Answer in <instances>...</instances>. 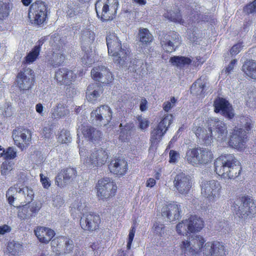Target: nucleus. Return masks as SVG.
<instances>
[{"instance_id": "b1692460", "label": "nucleus", "mask_w": 256, "mask_h": 256, "mask_svg": "<svg viewBox=\"0 0 256 256\" xmlns=\"http://www.w3.org/2000/svg\"><path fill=\"white\" fill-rule=\"evenodd\" d=\"M180 206L177 203L169 204L164 206L162 210V216L166 217L169 222L178 220L180 216Z\"/></svg>"}, {"instance_id": "f704fd0d", "label": "nucleus", "mask_w": 256, "mask_h": 256, "mask_svg": "<svg viewBox=\"0 0 256 256\" xmlns=\"http://www.w3.org/2000/svg\"><path fill=\"white\" fill-rule=\"evenodd\" d=\"M146 64H144L142 60L138 59H134L130 61L128 68L130 71H132L133 72H135L141 75L146 72Z\"/></svg>"}, {"instance_id": "79ce46f5", "label": "nucleus", "mask_w": 256, "mask_h": 256, "mask_svg": "<svg viewBox=\"0 0 256 256\" xmlns=\"http://www.w3.org/2000/svg\"><path fill=\"white\" fill-rule=\"evenodd\" d=\"M40 46H35L24 58V63L26 64H32L37 58L40 54Z\"/></svg>"}, {"instance_id": "a18cd8bd", "label": "nucleus", "mask_w": 256, "mask_h": 256, "mask_svg": "<svg viewBox=\"0 0 256 256\" xmlns=\"http://www.w3.org/2000/svg\"><path fill=\"white\" fill-rule=\"evenodd\" d=\"M178 12H180V11ZM164 16L170 21L177 22L183 25L186 24L184 20L182 19V16L179 14V12H168L167 11L164 14Z\"/></svg>"}, {"instance_id": "7c9ffc66", "label": "nucleus", "mask_w": 256, "mask_h": 256, "mask_svg": "<svg viewBox=\"0 0 256 256\" xmlns=\"http://www.w3.org/2000/svg\"><path fill=\"white\" fill-rule=\"evenodd\" d=\"M187 228L188 232H200L204 227V221L196 216H190L186 220Z\"/></svg>"}, {"instance_id": "13d9d810", "label": "nucleus", "mask_w": 256, "mask_h": 256, "mask_svg": "<svg viewBox=\"0 0 256 256\" xmlns=\"http://www.w3.org/2000/svg\"><path fill=\"white\" fill-rule=\"evenodd\" d=\"M86 207V203L83 200H77L72 204V208L78 211H83Z\"/></svg>"}, {"instance_id": "f257e3e1", "label": "nucleus", "mask_w": 256, "mask_h": 256, "mask_svg": "<svg viewBox=\"0 0 256 256\" xmlns=\"http://www.w3.org/2000/svg\"><path fill=\"white\" fill-rule=\"evenodd\" d=\"M214 170L224 180H234L240 174L242 167L234 155L224 154L216 160Z\"/></svg>"}, {"instance_id": "3c124183", "label": "nucleus", "mask_w": 256, "mask_h": 256, "mask_svg": "<svg viewBox=\"0 0 256 256\" xmlns=\"http://www.w3.org/2000/svg\"><path fill=\"white\" fill-rule=\"evenodd\" d=\"M65 177L66 179L70 183L71 180H72L76 176V170L74 168H68L63 170L60 172Z\"/></svg>"}, {"instance_id": "338daca9", "label": "nucleus", "mask_w": 256, "mask_h": 256, "mask_svg": "<svg viewBox=\"0 0 256 256\" xmlns=\"http://www.w3.org/2000/svg\"><path fill=\"white\" fill-rule=\"evenodd\" d=\"M244 11L248 14H256V0L248 5L244 8Z\"/></svg>"}, {"instance_id": "2eb2a0df", "label": "nucleus", "mask_w": 256, "mask_h": 256, "mask_svg": "<svg viewBox=\"0 0 256 256\" xmlns=\"http://www.w3.org/2000/svg\"><path fill=\"white\" fill-rule=\"evenodd\" d=\"M34 75L33 70L27 68L18 73L16 82L21 90H27L32 88L34 83Z\"/></svg>"}, {"instance_id": "20e7f679", "label": "nucleus", "mask_w": 256, "mask_h": 256, "mask_svg": "<svg viewBox=\"0 0 256 256\" xmlns=\"http://www.w3.org/2000/svg\"><path fill=\"white\" fill-rule=\"evenodd\" d=\"M213 154L208 149L196 148L190 149L186 152L185 158L186 160L194 166L206 164L210 162Z\"/></svg>"}, {"instance_id": "603ef678", "label": "nucleus", "mask_w": 256, "mask_h": 256, "mask_svg": "<svg viewBox=\"0 0 256 256\" xmlns=\"http://www.w3.org/2000/svg\"><path fill=\"white\" fill-rule=\"evenodd\" d=\"M72 138L69 131L62 130L61 131L60 136L58 137L59 142L62 143H67L71 141Z\"/></svg>"}, {"instance_id": "a878e982", "label": "nucleus", "mask_w": 256, "mask_h": 256, "mask_svg": "<svg viewBox=\"0 0 256 256\" xmlns=\"http://www.w3.org/2000/svg\"><path fill=\"white\" fill-rule=\"evenodd\" d=\"M108 168L114 174L123 176L127 171L128 163L124 158H116L111 160L108 164Z\"/></svg>"}, {"instance_id": "09e8293b", "label": "nucleus", "mask_w": 256, "mask_h": 256, "mask_svg": "<svg viewBox=\"0 0 256 256\" xmlns=\"http://www.w3.org/2000/svg\"><path fill=\"white\" fill-rule=\"evenodd\" d=\"M9 12L8 4L6 2L0 0V20H5L8 16Z\"/></svg>"}, {"instance_id": "37998d69", "label": "nucleus", "mask_w": 256, "mask_h": 256, "mask_svg": "<svg viewBox=\"0 0 256 256\" xmlns=\"http://www.w3.org/2000/svg\"><path fill=\"white\" fill-rule=\"evenodd\" d=\"M81 39L84 44L90 45L95 39L94 33L89 29H86L82 32Z\"/></svg>"}, {"instance_id": "bf43d9fd", "label": "nucleus", "mask_w": 256, "mask_h": 256, "mask_svg": "<svg viewBox=\"0 0 256 256\" xmlns=\"http://www.w3.org/2000/svg\"><path fill=\"white\" fill-rule=\"evenodd\" d=\"M92 55V54H89L86 53L82 58V64L86 66L91 65L94 62Z\"/></svg>"}, {"instance_id": "423d86ee", "label": "nucleus", "mask_w": 256, "mask_h": 256, "mask_svg": "<svg viewBox=\"0 0 256 256\" xmlns=\"http://www.w3.org/2000/svg\"><path fill=\"white\" fill-rule=\"evenodd\" d=\"M236 214L240 218L246 220L254 217L256 214V206L250 198L242 196L234 204Z\"/></svg>"}, {"instance_id": "0e129e2a", "label": "nucleus", "mask_w": 256, "mask_h": 256, "mask_svg": "<svg viewBox=\"0 0 256 256\" xmlns=\"http://www.w3.org/2000/svg\"><path fill=\"white\" fill-rule=\"evenodd\" d=\"M248 99L247 100V104L252 108H256V94L250 93L248 94Z\"/></svg>"}, {"instance_id": "774afa93", "label": "nucleus", "mask_w": 256, "mask_h": 256, "mask_svg": "<svg viewBox=\"0 0 256 256\" xmlns=\"http://www.w3.org/2000/svg\"><path fill=\"white\" fill-rule=\"evenodd\" d=\"M135 232V228L134 227L132 228L128 234V242L126 246L128 250H130L131 248V244L134 236Z\"/></svg>"}, {"instance_id": "dca6fc26", "label": "nucleus", "mask_w": 256, "mask_h": 256, "mask_svg": "<svg viewBox=\"0 0 256 256\" xmlns=\"http://www.w3.org/2000/svg\"><path fill=\"white\" fill-rule=\"evenodd\" d=\"M160 39L164 50L168 52L174 51L180 43L179 35L175 32L162 34L160 35Z\"/></svg>"}, {"instance_id": "680f3d73", "label": "nucleus", "mask_w": 256, "mask_h": 256, "mask_svg": "<svg viewBox=\"0 0 256 256\" xmlns=\"http://www.w3.org/2000/svg\"><path fill=\"white\" fill-rule=\"evenodd\" d=\"M64 204V200L60 195H57L53 198L52 204L56 208L62 207Z\"/></svg>"}, {"instance_id": "0eeeda50", "label": "nucleus", "mask_w": 256, "mask_h": 256, "mask_svg": "<svg viewBox=\"0 0 256 256\" xmlns=\"http://www.w3.org/2000/svg\"><path fill=\"white\" fill-rule=\"evenodd\" d=\"M200 186L202 196L210 202H214L220 198L222 186L218 180H204L202 182Z\"/></svg>"}, {"instance_id": "4d7b16f0", "label": "nucleus", "mask_w": 256, "mask_h": 256, "mask_svg": "<svg viewBox=\"0 0 256 256\" xmlns=\"http://www.w3.org/2000/svg\"><path fill=\"white\" fill-rule=\"evenodd\" d=\"M74 247V242L69 238L66 237L64 246L62 250V252L64 253H70L72 251Z\"/></svg>"}, {"instance_id": "f03ea898", "label": "nucleus", "mask_w": 256, "mask_h": 256, "mask_svg": "<svg viewBox=\"0 0 256 256\" xmlns=\"http://www.w3.org/2000/svg\"><path fill=\"white\" fill-rule=\"evenodd\" d=\"M238 120L240 128L236 127L230 133L228 144L235 148L242 150L245 148L247 134L253 128L254 124L248 116H241Z\"/></svg>"}, {"instance_id": "4c0bfd02", "label": "nucleus", "mask_w": 256, "mask_h": 256, "mask_svg": "<svg viewBox=\"0 0 256 256\" xmlns=\"http://www.w3.org/2000/svg\"><path fill=\"white\" fill-rule=\"evenodd\" d=\"M20 191L23 194L22 198L20 200V203L24 204L26 202L29 203L32 200L34 196V192L32 188L28 186H20Z\"/></svg>"}, {"instance_id": "c03bdc74", "label": "nucleus", "mask_w": 256, "mask_h": 256, "mask_svg": "<svg viewBox=\"0 0 256 256\" xmlns=\"http://www.w3.org/2000/svg\"><path fill=\"white\" fill-rule=\"evenodd\" d=\"M66 236H59L53 238L51 241L52 247L55 248V251L62 252V248L64 246V242Z\"/></svg>"}, {"instance_id": "ea45409f", "label": "nucleus", "mask_w": 256, "mask_h": 256, "mask_svg": "<svg viewBox=\"0 0 256 256\" xmlns=\"http://www.w3.org/2000/svg\"><path fill=\"white\" fill-rule=\"evenodd\" d=\"M170 62L174 66L182 67L190 64L192 62V60L188 57L174 56L170 58Z\"/></svg>"}, {"instance_id": "412c9836", "label": "nucleus", "mask_w": 256, "mask_h": 256, "mask_svg": "<svg viewBox=\"0 0 256 256\" xmlns=\"http://www.w3.org/2000/svg\"><path fill=\"white\" fill-rule=\"evenodd\" d=\"M91 75L96 80L102 84H108L113 79L109 70L102 66L94 67L91 70Z\"/></svg>"}, {"instance_id": "f8f14e48", "label": "nucleus", "mask_w": 256, "mask_h": 256, "mask_svg": "<svg viewBox=\"0 0 256 256\" xmlns=\"http://www.w3.org/2000/svg\"><path fill=\"white\" fill-rule=\"evenodd\" d=\"M192 182L191 176L184 172L178 174L173 180L174 186L176 191L184 195L189 192L192 186Z\"/></svg>"}, {"instance_id": "e2e57ef3", "label": "nucleus", "mask_w": 256, "mask_h": 256, "mask_svg": "<svg viewBox=\"0 0 256 256\" xmlns=\"http://www.w3.org/2000/svg\"><path fill=\"white\" fill-rule=\"evenodd\" d=\"M32 160L36 164H40L44 160V157L41 152L36 151L31 156Z\"/></svg>"}, {"instance_id": "e433bc0d", "label": "nucleus", "mask_w": 256, "mask_h": 256, "mask_svg": "<svg viewBox=\"0 0 256 256\" xmlns=\"http://www.w3.org/2000/svg\"><path fill=\"white\" fill-rule=\"evenodd\" d=\"M120 140L122 142H125L130 135L131 132L134 127V124L132 123H126L124 124H120Z\"/></svg>"}, {"instance_id": "49530a36", "label": "nucleus", "mask_w": 256, "mask_h": 256, "mask_svg": "<svg viewBox=\"0 0 256 256\" xmlns=\"http://www.w3.org/2000/svg\"><path fill=\"white\" fill-rule=\"evenodd\" d=\"M191 8H192V10H190L188 16L190 18L187 20V21L188 22V23L193 22L194 20H197L200 18V9L201 8L194 4L191 6ZM187 12L189 13V12Z\"/></svg>"}, {"instance_id": "bb28decb", "label": "nucleus", "mask_w": 256, "mask_h": 256, "mask_svg": "<svg viewBox=\"0 0 256 256\" xmlns=\"http://www.w3.org/2000/svg\"><path fill=\"white\" fill-rule=\"evenodd\" d=\"M84 136L92 142H97L102 138V133L91 126H82L80 130Z\"/></svg>"}, {"instance_id": "6ab92c4d", "label": "nucleus", "mask_w": 256, "mask_h": 256, "mask_svg": "<svg viewBox=\"0 0 256 256\" xmlns=\"http://www.w3.org/2000/svg\"><path fill=\"white\" fill-rule=\"evenodd\" d=\"M91 117L94 118L93 120L95 119L98 124L106 125L111 120L112 112L108 106L104 105L92 111Z\"/></svg>"}, {"instance_id": "6e6552de", "label": "nucleus", "mask_w": 256, "mask_h": 256, "mask_svg": "<svg viewBox=\"0 0 256 256\" xmlns=\"http://www.w3.org/2000/svg\"><path fill=\"white\" fill-rule=\"evenodd\" d=\"M96 189L98 196L100 199L104 200L115 194L117 186L112 178L106 177L98 180Z\"/></svg>"}, {"instance_id": "72a5a7b5", "label": "nucleus", "mask_w": 256, "mask_h": 256, "mask_svg": "<svg viewBox=\"0 0 256 256\" xmlns=\"http://www.w3.org/2000/svg\"><path fill=\"white\" fill-rule=\"evenodd\" d=\"M69 113V110L65 106L61 103L57 104L55 108L52 109L50 112V116L53 119H60Z\"/></svg>"}, {"instance_id": "5701e85b", "label": "nucleus", "mask_w": 256, "mask_h": 256, "mask_svg": "<svg viewBox=\"0 0 256 256\" xmlns=\"http://www.w3.org/2000/svg\"><path fill=\"white\" fill-rule=\"evenodd\" d=\"M55 79L61 84L70 85L76 78V74L74 72L66 68H60L55 73Z\"/></svg>"}, {"instance_id": "39448f33", "label": "nucleus", "mask_w": 256, "mask_h": 256, "mask_svg": "<svg viewBox=\"0 0 256 256\" xmlns=\"http://www.w3.org/2000/svg\"><path fill=\"white\" fill-rule=\"evenodd\" d=\"M118 0H98L95 4L98 16L102 21L112 20L116 13Z\"/></svg>"}, {"instance_id": "de8ad7c7", "label": "nucleus", "mask_w": 256, "mask_h": 256, "mask_svg": "<svg viewBox=\"0 0 256 256\" xmlns=\"http://www.w3.org/2000/svg\"><path fill=\"white\" fill-rule=\"evenodd\" d=\"M140 42L147 44L152 41V36L146 28H142L139 30Z\"/></svg>"}, {"instance_id": "864d4df0", "label": "nucleus", "mask_w": 256, "mask_h": 256, "mask_svg": "<svg viewBox=\"0 0 256 256\" xmlns=\"http://www.w3.org/2000/svg\"><path fill=\"white\" fill-rule=\"evenodd\" d=\"M55 183L56 185L60 188H64L69 184L65 177L62 175V174L60 172L58 174L56 177Z\"/></svg>"}, {"instance_id": "f3484780", "label": "nucleus", "mask_w": 256, "mask_h": 256, "mask_svg": "<svg viewBox=\"0 0 256 256\" xmlns=\"http://www.w3.org/2000/svg\"><path fill=\"white\" fill-rule=\"evenodd\" d=\"M100 222V218L98 215L91 212H86L81 217L80 225L84 230H94L98 228Z\"/></svg>"}, {"instance_id": "4be33fe9", "label": "nucleus", "mask_w": 256, "mask_h": 256, "mask_svg": "<svg viewBox=\"0 0 256 256\" xmlns=\"http://www.w3.org/2000/svg\"><path fill=\"white\" fill-rule=\"evenodd\" d=\"M214 110L216 112H220L222 115L232 118L234 114L230 103L226 99L222 98H218L214 104Z\"/></svg>"}, {"instance_id": "5fc2aeb1", "label": "nucleus", "mask_w": 256, "mask_h": 256, "mask_svg": "<svg viewBox=\"0 0 256 256\" xmlns=\"http://www.w3.org/2000/svg\"><path fill=\"white\" fill-rule=\"evenodd\" d=\"M16 156V150L13 147H9L6 150H4V158L6 160H12Z\"/></svg>"}, {"instance_id": "ddd939ff", "label": "nucleus", "mask_w": 256, "mask_h": 256, "mask_svg": "<svg viewBox=\"0 0 256 256\" xmlns=\"http://www.w3.org/2000/svg\"><path fill=\"white\" fill-rule=\"evenodd\" d=\"M60 38L54 37L50 40L52 54L48 60V64L53 67H58L63 64L65 60V54L62 48L59 44Z\"/></svg>"}, {"instance_id": "58836bf2", "label": "nucleus", "mask_w": 256, "mask_h": 256, "mask_svg": "<svg viewBox=\"0 0 256 256\" xmlns=\"http://www.w3.org/2000/svg\"><path fill=\"white\" fill-rule=\"evenodd\" d=\"M22 250V245L12 241L9 242L6 248V252L12 256H18Z\"/></svg>"}, {"instance_id": "cd10ccee", "label": "nucleus", "mask_w": 256, "mask_h": 256, "mask_svg": "<svg viewBox=\"0 0 256 256\" xmlns=\"http://www.w3.org/2000/svg\"><path fill=\"white\" fill-rule=\"evenodd\" d=\"M20 186L18 183L14 184L8 190L6 198L9 204L14 206L15 202H20V200L23 196L22 192H20Z\"/></svg>"}, {"instance_id": "9d476101", "label": "nucleus", "mask_w": 256, "mask_h": 256, "mask_svg": "<svg viewBox=\"0 0 256 256\" xmlns=\"http://www.w3.org/2000/svg\"><path fill=\"white\" fill-rule=\"evenodd\" d=\"M47 15V6L44 2L38 1L32 4L29 10L28 18L32 22L40 25L46 20Z\"/></svg>"}, {"instance_id": "7ed1b4c3", "label": "nucleus", "mask_w": 256, "mask_h": 256, "mask_svg": "<svg viewBox=\"0 0 256 256\" xmlns=\"http://www.w3.org/2000/svg\"><path fill=\"white\" fill-rule=\"evenodd\" d=\"M108 54L113 57L115 63L122 66L127 59L128 51L122 48L121 43L118 38L114 34H110L106 38Z\"/></svg>"}, {"instance_id": "a211bd4d", "label": "nucleus", "mask_w": 256, "mask_h": 256, "mask_svg": "<svg viewBox=\"0 0 256 256\" xmlns=\"http://www.w3.org/2000/svg\"><path fill=\"white\" fill-rule=\"evenodd\" d=\"M203 254L206 256H226V252L224 244L219 242H209L205 244Z\"/></svg>"}, {"instance_id": "6e6d98bb", "label": "nucleus", "mask_w": 256, "mask_h": 256, "mask_svg": "<svg viewBox=\"0 0 256 256\" xmlns=\"http://www.w3.org/2000/svg\"><path fill=\"white\" fill-rule=\"evenodd\" d=\"M176 232L180 234H186L188 233L187 228L186 220H182L181 222L178 223L176 226Z\"/></svg>"}, {"instance_id": "1a4fd4ad", "label": "nucleus", "mask_w": 256, "mask_h": 256, "mask_svg": "<svg viewBox=\"0 0 256 256\" xmlns=\"http://www.w3.org/2000/svg\"><path fill=\"white\" fill-rule=\"evenodd\" d=\"M205 240L200 236H196L189 238V240H183L180 244V248L184 254H194L202 252L205 247Z\"/></svg>"}, {"instance_id": "393cba45", "label": "nucleus", "mask_w": 256, "mask_h": 256, "mask_svg": "<svg viewBox=\"0 0 256 256\" xmlns=\"http://www.w3.org/2000/svg\"><path fill=\"white\" fill-rule=\"evenodd\" d=\"M40 208V206L39 204L36 202L31 204L29 202L19 208L18 216L22 220L28 219L33 216H35Z\"/></svg>"}, {"instance_id": "a19ab883", "label": "nucleus", "mask_w": 256, "mask_h": 256, "mask_svg": "<svg viewBox=\"0 0 256 256\" xmlns=\"http://www.w3.org/2000/svg\"><path fill=\"white\" fill-rule=\"evenodd\" d=\"M199 131H202V128H198L197 131L195 132L196 136L203 139L206 144H210L212 142L213 134L212 129L209 128L208 130H203L202 134L200 133Z\"/></svg>"}, {"instance_id": "69168bd1", "label": "nucleus", "mask_w": 256, "mask_h": 256, "mask_svg": "<svg viewBox=\"0 0 256 256\" xmlns=\"http://www.w3.org/2000/svg\"><path fill=\"white\" fill-rule=\"evenodd\" d=\"M138 120L139 122V127L141 130H144L148 127L149 121L146 118L139 116Z\"/></svg>"}, {"instance_id": "c756f323", "label": "nucleus", "mask_w": 256, "mask_h": 256, "mask_svg": "<svg viewBox=\"0 0 256 256\" xmlns=\"http://www.w3.org/2000/svg\"><path fill=\"white\" fill-rule=\"evenodd\" d=\"M103 90L102 86L97 83H92L88 85L86 91V98L92 102L96 100L102 94Z\"/></svg>"}, {"instance_id": "052dcab7", "label": "nucleus", "mask_w": 256, "mask_h": 256, "mask_svg": "<svg viewBox=\"0 0 256 256\" xmlns=\"http://www.w3.org/2000/svg\"><path fill=\"white\" fill-rule=\"evenodd\" d=\"M152 228L154 232L160 236H162L164 232V226L163 224L156 222L154 224Z\"/></svg>"}, {"instance_id": "8fccbe9b", "label": "nucleus", "mask_w": 256, "mask_h": 256, "mask_svg": "<svg viewBox=\"0 0 256 256\" xmlns=\"http://www.w3.org/2000/svg\"><path fill=\"white\" fill-rule=\"evenodd\" d=\"M14 163L12 162L5 161L0 166V172L3 176L7 175L14 168Z\"/></svg>"}, {"instance_id": "4468645a", "label": "nucleus", "mask_w": 256, "mask_h": 256, "mask_svg": "<svg viewBox=\"0 0 256 256\" xmlns=\"http://www.w3.org/2000/svg\"><path fill=\"white\" fill-rule=\"evenodd\" d=\"M172 120V114H166L164 116L157 126L152 132L150 138L152 143L154 144L161 140L162 136L166 132Z\"/></svg>"}, {"instance_id": "c85d7f7f", "label": "nucleus", "mask_w": 256, "mask_h": 256, "mask_svg": "<svg viewBox=\"0 0 256 256\" xmlns=\"http://www.w3.org/2000/svg\"><path fill=\"white\" fill-rule=\"evenodd\" d=\"M34 233L40 242L48 244L54 236V230L45 227H39L34 230Z\"/></svg>"}, {"instance_id": "473e14b6", "label": "nucleus", "mask_w": 256, "mask_h": 256, "mask_svg": "<svg viewBox=\"0 0 256 256\" xmlns=\"http://www.w3.org/2000/svg\"><path fill=\"white\" fill-rule=\"evenodd\" d=\"M207 84L204 78L200 77L194 83L190 88L191 93L198 96L204 94L206 90Z\"/></svg>"}, {"instance_id": "c9c22d12", "label": "nucleus", "mask_w": 256, "mask_h": 256, "mask_svg": "<svg viewBox=\"0 0 256 256\" xmlns=\"http://www.w3.org/2000/svg\"><path fill=\"white\" fill-rule=\"evenodd\" d=\"M242 70L244 74L252 79H256V62L248 60L242 66Z\"/></svg>"}, {"instance_id": "9b49d317", "label": "nucleus", "mask_w": 256, "mask_h": 256, "mask_svg": "<svg viewBox=\"0 0 256 256\" xmlns=\"http://www.w3.org/2000/svg\"><path fill=\"white\" fill-rule=\"evenodd\" d=\"M108 158L107 152L102 148H95L86 158V164L88 167H100L104 165Z\"/></svg>"}, {"instance_id": "2f4dec72", "label": "nucleus", "mask_w": 256, "mask_h": 256, "mask_svg": "<svg viewBox=\"0 0 256 256\" xmlns=\"http://www.w3.org/2000/svg\"><path fill=\"white\" fill-rule=\"evenodd\" d=\"M214 136L218 141H224L226 138L228 130L226 124L222 121H218L215 124Z\"/></svg>"}, {"instance_id": "aec40b11", "label": "nucleus", "mask_w": 256, "mask_h": 256, "mask_svg": "<svg viewBox=\"0 0 256 256\" xmlns=\"http://www.w3.org/2000/svg\"><path fill=\"white\" fill-rule=\"evenodd\" d=\"M12 138L15 144L22 150L24 147V144H27L31 140V132L26 128H18L13 130Z\"/></svg>"}]
</instances>
